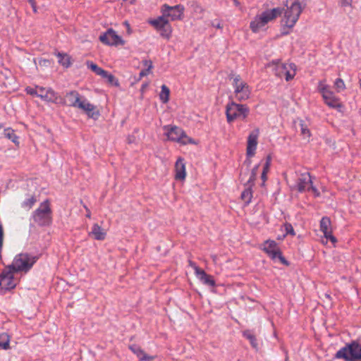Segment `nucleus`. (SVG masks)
Masks as SVG:
<instances>
[{
	"label": "nucleus",
	"instance_id": "50",
	"mask_svg": "<svg viewBox=\"0 0 361 361\" xmlns=\"http://www.w3.org/2000/svg\"><path fill=\"white\" fill-rule=\"evenodd\" d=\"M28 1L31 4L32 7L33 8L34 11L36 12L35 0H28Z\"/></svg>",
	"mask_w": 361,
	"mask_h": 361
},
{
	"label": "nucleus",
	"instance_id": "3",
	"mask_svg": "<svg viewBox=\"0 0 361 361\" xmlns=\"http://www.w3.org/2000/svg\"><path fill=\"white\" fill-rule=\"evenodd\" d=\"M283 11L282 8H274L271 10H266L260 15L256 16L252 21H251L250 27L253 32H257L262 27L269 22L276 19L280 16Z\"/></svg>",
	"mask_w": 361,
	"mask_h": 361
},
{
	"label": "nucleus",
	"instance_id": "17",
	"mask_svg": "<svg viewBox=\"0 0 361 361\" xmlns=\"http://www.w3.org/2000/svg\"><path fill=\"white\" fill-rule=\"evenodd\" d=\"M195 274L204 284L211 287L215 286L216 283L213 277L207 274L203 269L195 267Z\"/></svg>",
	"mask_w": 361,
	"mask_h": 361
},
{
	"label": "nucleus",
	"instance_id": "22",
	"mask_svg": "<svg viewBox=\"0 0 361 361\" xmlns=\"http://www.w3.org/2000/svg\"><path fill=\"white\" fill-rule=\"evenodd\" d=\"M149 24L152 25L157 30H159L161 28L164 27V25L169 23V20L166 18L164 14L161 16H159L156 19L150 20L149 21Z\"/></svg>",
	"mask_w": 361,
	"mask_h": 361
},
{
	"label": "nucleus",
	"instance_id": "23",
	"mask_svg": "<svg viewBox=\"0 0 361 361\" xmlns=\"http://www.w3.org/2000/svg\"><path fill=\"white\" fill-rule=\"evenodd\" d=\"M267 255L272 259L273 260H279L282 264L286 266H289L290 263L286 258L283 256L282 252L280 249H275L274 251H271Z\"/></svg>",
	"mask_w": 361,
	"mask_h": 361
},
{
	"label": "nucleus",
	"instance_id": "21",
	"mask_svg": "<svg viewBox=\"0 0 361 361\" xmlns=\"http://www.w3.org/2000/svg\"><path fill=\"white\" fill-rule=\"evenodd\" d=\"M129 348L137 355L141 361H151L153 360V357L149 356L141 349V348L137 345H131Z\"/></svg>",
	"mask_w": 361,
	"mask_h": 361
},
{
	"label": "nucleus",
	"instance_id": "6",
	"mask_svg": "<svg viewBox=\"0 0 361 361\" xmlns=\"http://www.w3.org/2000/svg\"><path fill=\"white\" fill-rule=\"evenodd\" d=\"M229 79H233L235 97L238 101H244L250 97L251 91L248 85L242 80L239 75L233 73L228 75Z\"/></svg>",
	"mask_w": 361,
	"mask_h": 361
},
{
	"label": "nucleus",
	"instance_id": "9",
	"mask_svg": "<svg viewBox=\"0 0 361 361\" xmlns=\"http://www.w3.org/2000/svg\"><path fill=\"white\" fill-rule=\"evenodd\" d=\"M185 8L181 4L174 6H170L168 4H164L161 8V12L166 18L171 20H181L183 16Z\"/></svg>",
	"mask_w": 361,
	"mask_h": 361
},
{
	"label": "nucleus",
	"instance_id": "18",
	"mask_svg": "<svg viewBox=\"0 0 361 361\" xmlns=\"http://www.w3.org/2000/svg\"><path fill=\"white\" fill-rule=\"evenodd\" d=\"M66 104L68 106L77 108L80 101V95L76 90H72L67 92L65 95Z\"/></svg>",
	"mask_w": 361,
	"mask_h": 361
},
{
	"label": "nucleus",
	"instance_id": "33",
	"mask_svg": "<svg viewBox=\"0 0 361 361\" xmlns=\"http://www.w3.org/2000/svg\"><path fill=\"white\" fill-rule=\"evenodd\" d=\"M87 66L98 75L102 76V74H105V70L99 67L96 63H94L92 61H87Z\"/></svg>",
	"mask_w": 361,
	"mask_h": 361
},
{
	"label": "nucleus",
	"instance_id": "35",
	"mask_svg": "<svg viewBox=\"0 0 361 361\" xmlns=\"http://www.w3.org/2000/svg\"><path fill=\"white\" fill-rule=\"evenodd\" d=\"M144 64L145 66H147V68L140 71L139 74V79L149 74L151 69L153 68L152 62L151 61L145 60L144 61Z\"/></svg>",
	"mask_w": 361,
	"mask_h": 361
},
{
	"label": "nucleus",
	"instance_id": "46",
	"mask_svg": "<svg viewBox=\"0 0 361 361\" xmlns=\"http://www.w3.org/2000/svg\"><path fill=\"white\" fill-rule=\"evenodd\" d=\"M3 242H4V228L2 224L0 222V252H1L3 247Z\"/></svg>",
	"mask_w": 361,
	"mask_h": 361
},
{
	"label": "nucleus",
	"instance_id": "19",
	"mask_svg": "<svg viewBox=\"0 0 361 361\" xmlns=\"http://www.w3.org/2000/svg\"><path fill=\"white\" fill-rule=\"evenodd\" d=\"M175 178L176 180H183L185 178L186 173H185V166L184 163V159L179 157L175 164Z\"/></svg>",
	"mask_w": 361,
	"mask_h": 361
},
{
	"label": "nucleus",
	"instance_id": "39",
	"mask_svg": "<svg viewBox=\"0 0 361 361\" xmlns=\"http://www.w3.org/2000/svg\"><path fill=\"white\" fill-rule=\"evenodd\" d=\"M334 85L338 92H340L341 90H343L345 88V83L341 78H337L334 82Z\"/></svg>",
	"mask_w": 361,
	"mask_h": 361
},
{
	"label": "nucleus",
	"instance_id": "1",
	"mask_svg": "<svg viewBox=\"0 0 361 361\" xmlns=\"http://www.w3.org/2000/svg\"><path fill=\"white\" fill-rule=\"evenodd\" d=\"M31 219L39 227H48L52 224V209L49 200H46L32 213Z\"/></svg>",
	"mask_w": 361,
	"mask_h": 361
},
{
	"label": "nucleus",
	"instance_id": "11",
	"mask_svg": "<svg viewBox=\"0 0 361 361\" xmlns=\"http://www.w3.org/2000/svg\"><path fill=\"white\" fill-rule=\"evenodd\" d=\"M99 40L104 44L109 46H117L118 44H124V41L121 37L118 36L116 32L109 28L106 32L99 36Z\"/></svg>",
	"mask_w": 361,
	"mask_h": 361
},
{
	"label": "nucleus",
	"instance_id": "25",
	"mask_svg": "<svg viewBox=\"0 0 361 361\" xmlns=\"http://www.w3.org/2000/svg\"><path fill=\"white\" fill-rule=\"evenodd\" d=\"M245 188L242 192L240 198L244 202L245 204L247 206L250 203L252 197V187H250L248 185H245Z\"/></svg>",
	"mask_w": 361,
	"mask_h": 361
},
{
	"label": "nucleus",
	"instance_id": "4",
	"mask_svg": "<svg viewBox=\"0 0 361 361\" xmlns=\"http://www.w3.org/2000/svg\"><path fill=\"white\" fill-rule=\"evenodd\" d=\"M38 259L37 256H32L27 253L17 255L11 264L8 268L13 270L16 273L27 272Z\"/></svg>",
	"mask_w": 361,
	"mask_h": 361
},
{
	"label": "nucleus",
	"instance_id": "38",
	"mask_svg": "<svg viewBox=\"0 0 361 361\" xmlns=\"http://www.w3.org/2000/svg\"><path fill=\"white\" fill-rule=\"evenodd\" d=\"M317 89L318 91L322 94V95L324 94V92H329L330 90L329 86L326 85L324 83V81L322 80L319 82Z\"/></svg>",
	"mask_w": 361,
	"mask_h": 361
},
{
	"label": "nucleus",
	"instance_id": "29",
	"mask_svg": "<svg viewBox=\"0 0 361 361\" xmlns=\"http://www.w3.org/2000/svg\"><path fill=\"white\" fill-rule=\"evenodd\" d=\"M169 95H170V90L169 88L166 85H163L161 86V90L159 94V98L162 103L166 104L169 100Z\"/></svg>",
	"mask_w": 361,
	"mask_h": 361
},
{
	"label": "nucleus",
	"instance_id": "28",
	"mask_svg": "<svg viewBox=\"0 0 361 361\" xmlns=\"http://www.w3.org/2000/svg\"><path fill=\"white\" fill-rule=\"evenodd\" d=\"M4 135L5 137L11 140L16 145L19 144L18 141V137L16 135L15 131L12 128H8L4 129Z\"/></svg>",
	"mask_w": 361,
	"mask_h": 361
},
{
	"label": "nucleus",
	"instance_id": "34",
	"mask_svg": "<svg viewBox=\"0 0 361 361\" xmlns=\"http://www.w3.org/2000/svg\"><path fill=\"white\" fill-rule=\"evenodd\" d=\"M159 31L160 32V35L162 37L169 39L171 36L172 28L170 23H168L167 25H164V27L161 28Z\"/></svg>",
	"mask_w": 361,
	"mask_h": 361
},
{
	"label": "nucleus",
	"instance_id": "24",
	"mask_svg": "<svg viewBox=\"0 0 361 361\" xmlns=\"http://www.w3.org/2000/svg\"><path fill=\"white\" fill-rule=\"evenodd\" d=\"M44 97H45L47 99V102H52V103L61 104V105L66 104V101L65 99V97H62L58 95V94L56 92H51L50 97L45 95Z\"/></svg>",
	"mask_w": 361,
	"mask_h": 361
},
{
	"label": "nucleus",
	"instance_id": "5",
	"mask_svg": "<svg viewBox=\"0 0 361 361\" xmlns=\"http://www.w3.org/2000/svg\"><path fill=\"white\" fill-rule=\"evenodd\" d=\"M250 114V109L245 104L231 102L226 106V115L228 123H232L236 119L246 121Z\"/></svg>",
	"mask_w": 361,
	"mask_h": 361
},
{
	"label": "nucleus",
	"instance_id": "31",
	"mask_svg": "<svg viewBox=\"0 0 361 361\" xmlns=\"http://www.w3.org/2000/svg\"><path fill=\"white\" fill-rule=\"evenodd\" d=\"M275 249H279L277 243L274 240H268L264 242L263 250L267 254Z\"/></svg>",
	"mask_w": 361,
	"mask_h": 361
},
{
	"label": "nucleus",
	"instance_id": "7",
	"mask_svg": "<svg viewBox=\"0 0 361 361\" xmlns=\"http://www.w3.org/2000/svg\"><path fill=\"white\" fill-rule=\"evenodd\" d=\"M164 129L166 130L165 135L169 140L180 142L183 145L192 143V139L188 137L185 131L179 127L165 126Z\"/></svg>",
	"mask_w": 361,
	"mask_h": 361
},
{
	"label": "nucleus",
	"instance_id": "20",
	"mask_svg": "<svg viewBox=\"0 0 361 361\" xmlns=\"http://www.w3.org/2000/svg\"><path fill=\"white\" fill-rule=\"evenodd\" d=\"M89 235H92L97 240H103L106 238V233L98 224H94Z\"/></svg>",
	"mask_w": 361,
	"mask_h": 361
},
{
	"label": "nucleus",
	"instance_id": "27",
	"mask_svg": "<svg viewBox=\"0 0 361 361\" xmlns=\"http://www.w3.org/2000/svg\"><path fill=\"white\" fill-rule=\"evenodd\" d=\"M259 165L257 164L253 167L250 173L248 180L244 183L245 185L252 187L255 185V180L258 173Z\"/></svg>",
	"mask_w": 361,
	"mask_h": 361
},
{
	"label": "nucleus",
	"instance_id": "47",
	"mask_svg": "<svg viewBox=\"0 0 361 361\" xmlns=\"http://www.w3.org/2000/svg\"><path fill=\"white\" fill-rule=\"evenodd\" d=\"M310 190L314 193V195L316 196H319V192L318 190L314 186H313L312 183L307 188V190Z\"/></svg>",
	"mask_w": 361,
	"mask_h": 361
},
{
	"label": "nucleus",
	"instance_id": "43",
	"mask_svg": "<svg viewBox=\"0 0 361 361\" xmlns=\"http://www.w3.org/2000/svg\"><path fill=\"white\" fill-rule=\"evenodd\" d=\"M300 130H301V133L303 135H306L308 137H310V135H311L310 131L304 123H300Z\"/></svg>",
	"mask_w": 361,
	"mask_h": 361
},
{
	"label": "nucleus",
	"instance_id": "53",
	"mask_svg": "<svg viewBox=\"0 0 361 361\" xmlns=\"http://www.w3.org/2000/svg\"><path fill=\"white\" fill-rule=\"evenodd\" d=\"M236 6H239L240 3L239 0H232Z\"/></svg>",
	"mask_w": 361,
	"mask_h": 361
},
{
	"label": "nucleus",
	"instance_id": "13",
	"mask_svg": "<svg viewBox=\"0 0 361 361\" xmlns=\"http://www.w3.org/2000/svg\"><path fill=\"white\" fill-rule=\"evenodd\" d=\"M77 108L83 110L89 118L97 119L99 116V111L96 110V106L87 102L86 99L80 101Z\"/></svg>",
	"mask_w": 361,
	"mask_h": 361
},
{
	"label": "nucleus",
	"instance_id": "37",
	"mask_svg": "<svg viewBox=\"0 0 361 361\" xmlns=\"http://www.w3.org/2000/svg\"><path fill=\"white\" fill-rule=\"evenodd\" d=\"M37 202V198L32 195L30 197L26 199L23 203L22 207L24 208L31 209L34 204Z\"/></svg>",
	"mask_w": 361,
	"mask_h": 361
},
{
	"label": "nucleus",
	"instance_id": "48",
	"mask_svg": "<svg viewBox=\"0 0 361 361\" xmlns=\"http://www.w3.org/2000/svg\"><path fill=\"white\" fill-rule=\"evenodd\" d=\"M267 173H266L265 171L262 172V175H261V178L262 180V186L264 185L265 181L267 179Z\"/></svg>",
	"mask_w": 361,
	"mask_h": 361
},
{
	"label": "nucleus",
	"instance_id": "14",
	"mask_svg": "<svg viewBox=\"0 0 361 361\" xmlns=\"http://www.w3.org/2000/svg\"><path fill=\"white\" fill-rule=\"evenodd\" d=\"M320 231L323 232L324 236L330 240L333 243L337 242L335 236L332 235V230L331 228V220L327 216H324L320 221Z\"/></svg>",
	"mask_w": 361,
	"mask_h": 361
},
{
	"label": "nucleus",
	"instance_id": "16",
	"mask_svg": "<svg viewBox=\"0 0 361 361\" xmlns=\"http://www.w3.org/2000/svg\"><path fill=\"white\" fill-rule=\"evenodd\" d=\"M312 183V177L309 173H302L298 178L297 182V190L300 192H302L307 190L309 185Z\"/></svg>",
	"mask_w": 361,
	"mask_h": 361
},
{
	"label": "nucleus",
	"instance_id": "52",
	"mask_svg": "<svg viewBox=\"0 0 361 361\" xmlns=\"http://www.w3.org/2000/svg\"><path fill=\"white\" fill-rule=\"evenodd\" d=\"M197 10H199L200 12H202L203 11V9L202 8L198 5V4H196V8H195V11H197Z\"/></svg>",
	"mask_w": 361,
	"mask_h": 361
},
{
	"label": "nucleus",
	"instance_id": "44",
	"mask_svg": "<svg viewBox=\"0 0 361 361\" xmlns=\"http://www.w3.org/2000/svg\"><path fill=\"white\" fill-rule=\"evenodd\" d=\"M250 163V161H249V163H248V164H247V168H246V169H242V170H241V172H240V181H242V182L245 180V176H246L248 174V173H249V169H248V167H249Z\"/></svg>",
	"mask_w": 361,
	"mask_h": 361
},
{
	"label": "nucleus",
	"instance_id": "2",
	"mask_svg": "<svg viewBox=\"0 0 361 361\" xmlns=\"http://www.w3.org/2000/svg\"><path fill=\"white\" fill-rule=\"evenodd\" d=\"M344 361H361V343L356 341L348 343L338 350L334 357Z\"/></svg>",
	"mask_w": 361,
	"mask_h": 361
},
{
	"label": "nucleus",
	"instance_id": "45",
	"mask_svg": "<svg viewBox=\"0 0 361 361\" xmlns=\"http://www.w3.org/2000/svg\"><path fill=\"white\" fill-rule=\"evenodd\" d=\"M25 91L28 94L35 95L37 97H38V94L39 93V90L37 87L34 89L32 87H26Z\"/></svg>",
	"mask_w": 361,
	"mask_h": 361
},
{
	"label": "nucleus",
	"instance_id": "54",
	"mask_svg": "<svg viewBox=\"0 0 361 361\" xmlns=\"http://www.w3.org/2000/svg\"><path fill=\"white\" fill-rule=\"evenodd\" d=\"M80 203H81V204H82L83 207L85 208V209L86 210V212H89V210H90V209H88V207H87L85 204H83L82 200H80Z\"/></svg>",
	"mask_w": 361,
	"mask_h": 361
},
{
	"label": "nucleus",
	"instance_id": "41",
	"mask_svg": "<svg viewBox=\"0 0 361 361\" xmlns=\"http://www.w3.org/2000/svg\"><path fill=\"white\" fill-rule=\"evenodd\" d=\"M284 228H285V231H286V234L288 235H291L293 236H294L295 235V231L293 229V226L290 224V223H286L284 224Z\"/></svg>",
	"mask_w": 361,
	"mask_h": 361
},
{
	"label": "nucleus",
	"instance_id": "15",
	"mask_svg": "<svg viewBox=\"0 0 361 361\" xmlns=\"http://www.w3.org/2000/svg\"><path fill=\"white\" fill-rule=\"evenodd\" d=\"M322 97L325 104L331 108L338 109L342 106L338 98H337L331 90L324 92Z\"/></svg>",
	"mask_w": 361,
	"mask_h": 361
},
{
	"label": "nucleus",
	"instance_id": "40",
	"mask_svg": "<svg viewBox=\"0 0 361 361\" xmlns=\"http://www.w3.org/2000/svg\"><path fill=\"white\" fill-rule=\"evenodd\" d=\"M4 337L5 338L2 341H0V347H1L4 350H7L10 348V339L7 335H5ZM1 338V336H0V338Z\"/></svg>",
	"mask_w": 361,
	"mask_h": 361
},
{
	"label": "nucleus",
	"instance_id": "30",
	"mask_svg": "<svg viewBox=\"0 0 361 361\" xmlns=\"http://www.w3.org/2000/svg\"><path fill=\"white\" fill-rule=\"evenodd\" d=\"M59 63L66 68H68L71 65V58L66 54L58 53Z\"/></svg>",
	"mask_w": 361,
	"mask_h": 361
},
{
	"label": "nucleus",
	"instance_id": "10",
	"mask_svg": "<svg viewBox=\"0 0 361 361\" xmlns=\"http://www.w3.org/2000/svg\"><path fill=\"white\" fill-rule=\"evenodd\" d=\"M296 66L294 63H277L274 68L275 75L281 78H286V81L292 80L295 75Z\"/></svg>",
	"mask_w": 361,
	"mask_h": 361
},
{
	"label": "nucleus",
	"instance_id": "49",
	"mask_svg": "<svg viewBox=\"0 0 361 361\" xmlns=\"http://www.w3.org/2000/svg\"><path fill=\"white\" fill-rule=\"evenodd\" d=\"M212 25L217 29H221L222 28V25L221 24V23L219 21L217 23H216L215 21L212 22Z\"/></svg>",
	"mask_w": 361,
	"mask_h": 361
},
{
	"label": "nucleus",
	"instance_id": "57",
	"mask_svg": "<svg viewBox=\"0 0 361 361\" xmlns=\"http://www.w3.org/2000/svg\"><path fill=\"white\" fill-rule=\"evenodd\" d=\"M4 128V125L2 123H0V130Z\"/></svg>",
	"mask_w": 361,
	"mask_h": 361
},
{
	"label": "nucleus",
	"instance_id": "32",
	"mask_svg": "<svg viewBox=\"0 0 361 361\" xmlns=\"http://www.w3.org/2000/svg\"><path fill=\"white\" fill-rule=\"evenodd\" d=\"M101 77L106 79L107 82L111 85L116 87H118L119 85L118 80L116 78V77L111 73H109L106 71H105V74H102Z\"/></svg>",
	"mask_w": 361,
	"mask_h": 361
},
{
	"label": "nucleus",
	"instance_id": "51",
	"mask_svg": "<svg viewBox=\"0 0 361 361\" xmlns=\"http://www.w3.org/2000/svg\"><path fill=\"white\" fill-rule=\"evenodd\" d=\"M189 264H190V266L191 267H192V268L194 269V270H195V267H196V268H199V267L196 265V264H195V263H194V262H192V261H190V262H189Z\"/></svg>",
	"mask_w": 361,
	"mask_h": 361
},
{
	"label": "nucleus",
	"instance_id": "12",
	"mask_svg": "<svg viewBox=\"0 0 361 361\" xmlns=\"http://www.w3.org/2000/svg\"><path fill=\"white\" fill-rule=\"evenodd\" d=\"M259 135V130L258 128L253 130L247 137V156L249 157H253L255 154V150L257 145V140Z\"/></svg>",
	"mask_w": 361,
	"mask_h": 361
},
{
	"label": "nucleus",
	"instance_id": "55",
	"mask_svg": "<svg viewBox=\"0 0 361 361\" xmlns=\"http://www.w3.org/2000/svg\"><path fill=\"white\" fill-rule=\"evenodd\" d=\"M86 217L89 218V219L91 218V212L90 210H89V212H87Z\"/></svg>",
	"mask_w": 361,
	"mask_h": 361
},
{
	"label": "nucleus",
	"instance_id": "42",
	"mask_svg": "<svg viewBox=\"0 0 361 361\" xmlns=\"http://www.w3.org/2000/svg\"><path fill=\"white\" fill-rule=\"evenodd\" d=\"M271 157L270 155H268L267 157L266 162L263 166V170L262 171H265L266 173H268L269 171V168L271 166Z\"/></svg>",
	"mask_w": 361,
	"mask_h": 361
},
{
	"label": "nucleus",
	"instance_id": "26",
	"mask_svg": "<svg viewBox=\"0 0 361 361\" xmlns=\"http://www.w3.org/2000/svg\"><path fill=\"white\" fill-rule=\"evenodd\" d=\"M243 336L247 339L252 347L255 349L258 348V343L255 335L251 330L247 329L243 331Z\"/></svg>",
	"mask_w": 361,
	"mask_h": 361
},
{
	"label": "nucleus",
	"instance_id": "36",
	"mask_svg": "<svg viewBox=\"0 0 361 361\" xmlns=\"http://www.w3.org/2000/svg\"><path fill=\"white\" fill-rule=\"evenodd\" d=\"M37 88L39 90V93L38 94V97H40L41 99H42L44 101H47V99L45 97H44L45 95L48 96V97H50L51 92H54L51 88H49L47 90H46L43 87H37Z\"/></svg>",
	"mask_w": 361,
	"mask_h": 361
},
{
	"label": "nucleus",
	"instance_id": "56",
	"mask_svg": "<svg viewBox=\"0 0 361 361\" xmlns=\"http://www.w3.org/2000/svg\"><path fill=\"white\" fill-rule=\"evenodd\" d=\"M147 86V84H144V85H142V90H144Z\"/></svg>",
	"mask_w": 361,
	"mask_h": 361
},
{
	"label": "nucleus",
	"instance_id": "8",
	"mask_svg": "<svg viewBox=\"0 0 361 361\" xmlns=\"http://www.w3.org/2000/svg\"><path fill=\"white\" fill-rule=\"evenodd\" d=\"M13 270L8 268V266L0 274V292L5 293L6 291L13 289L16 286V282L14 280Z\"/></svg>",
	"mask_w": 361,
	"mask_h": 361
}]
</instances>
